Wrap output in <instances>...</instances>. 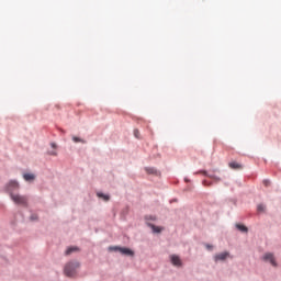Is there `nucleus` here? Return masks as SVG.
Masks as SVG:
<instances>
[{
	"instance_id": "nucleus-1",
	"label": "nucleus",
	"mask_w": 281,
	"mask_h": 281,
	"mask_svg": "<svg viewBox=\"0 0 281 281\" xmlns=\"http://www.w3.org/2000/svg\"><path fill=\"white\" fill-rule=\"evenodd\" d=\"M78 269H80L79 261H69L64 268V273L67 276V278H76Z\"/></svg>"
},
{
	"instance_id": "nucleus-2",
	"label": "nucleus",
	"mask_w": 281,
	"mask_h": 281,
	"mask_svg": "<svg viewBox=\"0 0 281 281\" xmlns=\"http://www.w3.org/2000/svg\"><path fill=\"white\" fill-rule=\"evenodd\" d=\"M10 198L13 202L16 203V205H24L27 206V196L10 193Z\"/></svg>"
},
{
	"instance_id": "nucleus-3",
	"label": "nucleus",
	"mask_w": 281,
	"mask_h": 281,
	"mask_svg": "<svg viewBox=\"0 0 281 281\" xmlns=\"http://www.w3.org/2000/svg\"><path fill=\"white\" fill-rule=\"evenodd\" d=\"M261 260H263V262H270L272 267H278V261H276V256L272 252H266L261 257Z\"/></svg>"
},
{
	"instance_id": "nucleus-4",
	"label": "nucleus",
	"mask_w": 281,
	"mask_h": 281,
	"mask_svg": "<svg viewBox=\"0 0 281 281\" xmlns=\"http://www.w3.org/2000/svg\"><path fill=\"white\" fill-rule=\"evenodd\" d=\"M110 251H120L123 256H135V252L131 250L130 248H122V247H110Z\"/></svg>"
},
{
	"instance_id": "nucleus-5",
	"label": "nucleus",
	"mask_w": 281,
	"mask_h": 281,
	"mask_svg": "<svg viewBox=\"0 0 281 281\" xmlns=\"http://www.w3.org/2000/svg\"><path fill=\"white\" fill-rule=\"evenodd\" d=\"M7 190L10 192V194H12L14 190H19V182L11 180L7 186Z\"/></svg>"
},
{
	"instance_id": "nucleus-6",
	"label": "nucleus",
	"mask_w": 281,
	"mask_h": 281,
	"mask_svg": "<svg viewBox=\"0 0 281 281\" xmlns=\"http://www.w3.org/2000/svg\"><path fill=\"white\" fill-rule=\"evenodd\" d=\"M170 260L173 267H181V258H179V256L177 255H171L170 256Z\"/></svg>"
},
{
	"instance_id": "nucleus-7",
	"label": "nucleus",
	"mask_w": 281,
	"mask_h": 281,
	"mask_svg": "<svg viewBox=\"0 0 281 281\" xmlns=\"http://www.w3.org/2000/svg\"><path fill=\"white\" fill-rule=\"evenodd\" d=\"M148 227L153 229L154 234H161V232H164V227L156 226L155 224L148 223Z\"/></svg>"
},
{
	"instance_id": "nucleus-8",
	"label": "nucleus",
	"mask_w": 281,
	"mask_h": 281,
	"mask_svg": "<svg viewBox=\"0 0 281 281\" xmlns=\"http://www.w3.org/2000/svg\"><path fill=\"white\" fill-rule=\"evenodd\" d=\"M229 256V252H221L218 255H215V262H218L220 260H226Z\"/></svg>"
},
{
	"instance_id": "nucleus-9",
	"label": "nucleus",
	"mask_w": 281,
	"mask_h": 281,
	"mask_svg": "<svg viewBox=\"0 0 281 281\" xmlns=\"http://www.w3.org/2000/svg\"><path fill=\"white\" fill-rule=\"evenodd\" d=\"M229 168H232V170H243V165L233 161L228 164Z\"/></svg>"
},
{
	"instance_id": "nucleus-10",
	"label": "nucleus",
	"mask_w": 281,
	"mask_h": 281,
	"mask_svg": "<svg viewBox=\"0 0 281 281\" xmlns=\"http://www.w3.org/2000/svg\"><path fill=\"white\" fill-rule=\"evenodd\" d=\"M198 175H204L205 177H209L210 179H214V181H221V178H218L214 175H207V171H199Z\"/></svg>"
},
{
	"instance_id": "nucleus-11",
	"label": "nucleus",
	"mask_w": 281,
	"mask_h": 281,
	"mask_svg": "<svg viewBox=\"0 0 281 281\" xmlns=\"http://www.w3.org/2000/svg\"><path fill=\"white\" fill-rule=\"evenodd\" d=\"M236 227L239 232H243L244 234H247L249 232V228L243 224H236Z\"/></svg>"
},
{
	"instance_id": "nucleus-12",
	"label": "nucleus",
	"mask_w": 281,
	"mask_h": 281,
	"mask_svg": "<svg viewBox=\"0 0 281 281\" xmlns=\"http://www.w3.org/2000/svg\"><path fill=\"white\" fill-rule=\"evenodd\" d=\"M23 179H25L26 181H34V179H36V176H34L33 173H24Z\"/></svg>"
},
{
	"instance_id": "nucleus-13",
	"label": "nucleus",
	"mask_w": 281,
	"mask_h": 281,
	"mask_svg": "<svg viewBox=\"0 0 281 281\" xmlns=\"http://www.w3.org/2000/svg\"><path fill=\"white\" fill-rule=\"evenodd\" d=\"M74 251H79V248L76 247V246L69 247V248L66 250V256H71V254H74Z\"/></svg>"
},
{
	"instance_id": "nucleus-14",
	"label": "nucleus",
	"mask_w": 281,
	"mask_h": 281,
	"mask_svg": "<svg viewBox=\"0 0 281 281\" xmlns=\"http://www.w3.org/2000/svg\"><path fill=\"white\" fill-rule=\"evenodd\" d=\"M72 142H75V144H78V143L86 144L87 143V142H85V139H82L78 136H74Z\"/></svg>"
},
{
	"instance_id": "nucleus-15",
	"label": "nucleus",
	"mask_w": 281,
	"mask_h": 281,
	"mask_svg": "<svg viewBox=\"0 0 281 281\" xmlns=\"http://www.w3.org/2000/svg\"><path fill=\"white\" fill-rule=\"evenodd\" d=\"M97 196H99V199H103V201H109L111 199L108 194L104 193H97Z\"/></svg>"
},
{
	"instance_id": "nucleus-16",
	"label": "nucleus",
	"mask_w": 281,
	"mask_h": 281,
	"mask_svg": "<svg viewBox=\"0 0 281 281\" xmlns=\"http://www.w3.org/2000/svg\"><path fill=\"white\" fill-rule=\"evenodd\" d=\"M145 170L148 175H155V172H157L155 168H145Z\"/></svg>"
},
{
	"instance_id": "nucleus-17",
	"label": "nucleus",
	"mask_w": 281,
	"mask_h": 281,
	"mask_svg": "<svg viewBox=\"0 0 281 281\" xmlns=\"http://www.w3.org/2000/svg\"><path fill=\"white\" fill-rule=\"evenodd\" d=\"M257 210H258V212H265L266 206H265L263 204H259V205L257 206Z\"/></svg>"
},
{
	"instance_id": "nucleus-18",
	"label": "nucleus",
	"mask_w": 281,
	"mask_h": 281,
	"mask_svg": "<svg viewBox=\"0 0 281 281\" xmlns=\"http://www.w3.org/2000/svg\"><path fill=\"white\" fill-rule=\"evenodd\" d=\"M262 183L266 188H269V186H271V181L269 180H263Z\"/></svg>"
},
{
	"instance_id": "nucleus-19",
	"label": "nucleus",
	"mask_w": 281,
	"mask_h": 281,
	"mask_svg": "<svg viewBox=\"0 0 281 281\" xmlns=\"http://www.w3.org/2000/svg\"><path fill=\"white\" fill-rule=\"evenodd\" d=\"M31 221H38V215L36 214L31 215Z\"/></svg>"
},
{
	"instance_id": "nucleus-20",
	"label": "nucleus",
	"mask_w": 281,
	"mask_h": 281,
	"mask_svg": "<svg viewBox=\"0 0 281 281\" xmlns=\"http://www.w3.org/2000/svg\"><path fill=\"white\" fill-rule=\"evenodd\" d=\"M135 137L139 138V130H134Z\"/></svg>"
},
{
	"instance_id": "nucleus-21",
	"label": "nucleus",
	"mask_w": 281,
	"mask_h": 281,
	"mask_svg": "<svg viewBox=\"0 0 281 281\" xmlns=\"http://www.w3.org/2000/svg\"><path fill=\"white\" fill-rule=\"evenodd\" d=\"M48 155H53L54 157H56L58 154L56 153V150H53V151H48Z\"/></svg>"
},
{
	"instance_id": "nucleus-22",
	"label": "nucleus",
	"mask_w": 281,
	"mask_h": 281,
	"mask_svg": "<svg viewBox=\"0 0 281 281\" xmlns=\"http://www.w3.org/2000/svg\"><path fill=\"white\" fill-rule=\"evenodd\" d=\"M50 146H52V148H54V150H56V148H57L56 143H52Z\"/></svg>"
},
{
	"instance_id": "nucleus-23",
	"label": "nucleus",
	"mask_w": 281,
	"mask_h": 281,
	"mask_svg": "<svg viewBox=\"0 0 281 281\" xmlns=\"http://www.w3.org/2000/svg\"><path fill=\"white\" fill-rule=\"evenodd\" d=\"M151 221H157V217L149 216Z\"/></svg>"
},
{
	"instance_id": "nucleus-24",
	"label": "nucleus",
	"mask_w": 281,
	"mask_h": 281,
	"mask_svg": "<svg viewBox=\"0 0 281 281\" xmlns=\"http://www.w3.org/2000/svg\"><path fill=\"white\" fill-rule=\"evenodd\" d=\"M203 186H207V181L204 180V181H203Z\"/></svg>"
}]
</instances>
